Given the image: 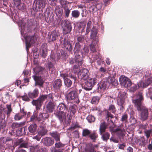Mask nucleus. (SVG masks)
I'll list each match as a JSON object with an SVG mask.
<instances>
[{"instance_id": "6e6552de", "label": "nucleus", "mask_w": 152, "mask_h": 152, "mask_svg": "<svg viewBox=\"0 0 152 152\" xmlns=\"http://www.w3.org/2000/svg\"><path fill=\"white\" fill-rule=\"evenodd\" d=\"M66 97L68 100H71L72 102L75 103H78L80 102L79 97L75 91L69 92L67 95Z\"/></svg>"}, {"instance_id": "423d86ee", "label": "nucleus", "mask_w": 152, "mask_h": 152, "mask_svg": "<svg viewBox=\"0 0 152 152\" xmlns=\"http://www.w3.org/2000/svg\"><path fill=\"white\" fill-rule=\"evenodd\" d=\"M56 54H52L48 59V67L52 73L55 72L54 64L58 61V59L56 58Z\"/></svg>"}, {"instance_id": "bb28decb", "label": "nucleus", "mask_w": 152, "mask_h": 152, "mask_svg": "<svg viewBox=\"0 0 152 152\" xmlns=\"http://www.w3.org/2000/svg\"><path fill=\"white\" fill-rule=\"evenodd\" d=\"M41 55L44 58L46 57L47 54V45L44 43L42 45L41 47Z\"/></svg>"}, {"instance_id": "0e129e2a", "label": "nucleus", "mask_w": 152, "mask_h": 152, "mask_svg": "<svg viewBox=\"0 0 152 152\" xmlns=\"http://www.w3.org/2000/svg\"><path fill=\"white\" fill-rule=\"evenodd\" d=\"M89 49L87 47H85L83 51V53L84 55H86L89 52Z\"/></svg>"}, {"instance_id": "49530a36", "label": "nucleus", "mask_w": 152, "mask_h": 152, "mask_svg": "<svg viewBox=\"0 0 152 152\" xmlns=\"http://www.w3.org/2000/svg\"><path fill=\"white\" fill-rule=\"evenodd\" d=\"M91 132L87 129H84L83 130L82 132V135L84 137H86L90 135Z\"/></svg>"}, {"instance_id": "a878e982", "label": "nucleus", "mask_w": 152, "mask_h": 152, "mask_svg": "<svg viewBox=\"0 0 152 152\" xmlns=\"http://www.w3.org/2000/svg\"><path fill=\"white\" fill-rule=\"evenodd\" d=\"M43 143L46 146H50L52 145L54 143V140L50 137H45L43 140Z\"/></svg>"}, {"instance_id": "c9c22d12", "label": "nucleus", "mask_w": 152, "mask_h": 152, "mask_svg": "<svg viewBox=\"0 0 152 152\" xmlns=\"http://www.w3.org/2000/svg\"><path fill=\"white\" fill-rule=\"evenodd\" d=\"M44 70V68L40 66L37 67L33 69L34 73H35V75L39 74L41 72L43 71Z\"/></svg>"}, {"instance_id": "f704fd0d", "label": "nucleus", "mask_w": 152, "mask_h": 152, "mask_svg": "<svg viewBox=\"0 0 152 152\" xmlns=\"http://www.w3.org/2000/svg\"><path fill=\"white\" fill-rule=\"evenodd\" d=\"M107 128V125L105 122L102 123L100 126L99 132L101 134L105 132Z\"/></svg>"}, {"instance_id": "58836bf2", "label": "nucleus", "mask_w": 152, "mask_h": 152, "mask_svg": "<svg viewBox=\"0 0 152 152\" xmlns=\"http://www.w3.org/2000/svg\"><path fill=\"white\" fill-rule=\"evenodd\" d=\"M24 124V122L13 123L12 124L11 127L13 129H15L16 128L23 126Z\"/></svg>"}, {"instance_id": "412c9836", "label": "nucleus", "mask_w": 152, "mask_h": 152, "mask_svg": "<svg viewBox=\"0 0 152 152\" xmlns=\"http://www.w3.org/2000/svg\"><path fill=\"white\" fill-rule=\"evenodd\" d=\"M108 83L106 80L102 81L100 83H99L98 84L99 91L103 93V92L106 89L107 87L109 86Z\"/></svg>"}, {"instance_id": "4c0bfd02", "label": "nucleus", "mask_w": 152, "mask_h": 152, "mask_svg": "<svg viewBox=\"0 0 152 152\" xmlns=\"http://www.w3.org/2000/svg\"><path fill=\"white\" fill-rule=\"evenodd\" d=\"M42 96H44V101L45 99H47V100L49 101L51 100V101H53V95L52 94H50L48 95H43ZM54 100H56L54 99Z\"/></svg>"}, {"instance_id": "a19ab883", "label": "nucleus", "mask_w": 152, "mask_h": 152, "mask_svg": "<svg viewBox=\"0 0 152 152\" xmlns=\"http://www.w3.org/2000/svg\"><path fill=\"white\" fill-rule=\"evenodd\" d=\"M98 136L97 134L95 133L94 132L93 133L90 134L89 135V137L92 140L93 142H95L96 140V139Z\"/></svg>"}, {"instance_id": "1a4fd4ad", "label": "nucleus", "mask_w": 152, "mask_h": 152, "mask_svg": "<svg viewBox=\"0 0 152 152\" xmlns=\"http://www.w3.org/2000/svg\"><path fill=\"white\" fill-rule=\"evenodd\" d=\"M126 97L125 92H120L118 94L117 99V104L121 106L120 110H123L125 103V99Z\"/></svg>"}, {"instance_id": "b1692460", "label": "nucleus", "mask_w": 152, "mask_h": 152, "mask_svg": "<svg viewBox=\"0 0 152 152\" xmlns=\"http://www.w3.org/2000/svg\"><path fill=\"white\" fill-rule=\"evenodd\" d=\"M47 102L46 105L47 111L49 113H52L55 108L56 103L54 101H51V100Z\"/></svg>"}, {"instance_id": "c756f323", "label": "nucleus", "mask_w": 152, "mask_h": 152, "mask_svg": "<svg viewBox=\"0 0 152 152\" xmlns=\"http://www.w3.org/2000/svg\"><path fill=\"white\" fill-rule=\"evenodd\" d=\"M38 94V90L37 88L35 89L33 92H29L28 94V97L31 98H33L37 96Z\"/></svg>"}, {"instance_id": "7c9ffc66", "label": "nucleus", "mask_w": 152, "mask_h": 152, "mask_svg": "<svg viewBox=\"0 0 152 152\" xmlns=\"http://www.w3.org/2000/svg\"><path fill=\"white\" fill-rule=\"evenodd\" d=\"M106 80L109 83L108 85L110 84H111L112 85L115 86L118 84L117 80H115L114 77H109L107 79H106Z\"/></svg>"}, {"instance_id": "bf43d9fd", "label": "nucleus", "mask_w": 152, "mask_h": 152, "mask_svg": "<svg viewBox=\"0 0 152 152\" xmlns=\"http://www.w3.org/2000/svg\"><path fill=\"white\" fill-rule=\"evenodd\" d=\"M47 132V131L46 129H43L39 131V133L40 135L42 136L45 135L46 134Z\"/></svg>"}, {"instance_id": "69168bd1", "label": "nucleus", "mask_w": 152, "mask_h": 152, "mask_svg": "<svg viewBox=\"0 0 152 152\" xmlns=\"http://www.w3.org/2000/svg\"><path fill=\"white\" fill-rule=\"evenodd\" d=\"M77 39L78 42H83L84 40V37L83 36H80L78 37Z\"/></svg>"}, {"instance_id": "338daca9", "label": "nucleus", "mask_w": 152, "mask_h": 152, "mask_svg": "<svg viewBox=\"0 0 152 152\" xmlns=\"http://www.w3.org/2000/svg\"><path fill=\"white\" fill-rule=\"evenodd\" d=\"M31 72L30 71L28 70H25L23 72V73L24 75L26 77H27L30 74Z\"/></svg>"}, {"instance_id": "c03bdc74", "label": "nucleus", "mask_w": 152, "mask_h": 152, "mask_svg": "<svg viewBox=\"0 0 152 152\" xmlns=\"http://www.w3.org/2000/svg\"><path fill=\"white\" fill-rule=\"evenodd\" d=\"M81 45H80L79 43H76L74 49V52H77V53H79V52L81 49Z\"/></svg>"}, {"instance_id": "09e8293b", "label": "nucleus", "mask_w": 152, "mask_h": 152, "mask_svg": "<svg viewBox=\"0 0 152 152\" xmlns=\"http://www.w3.org/2000/svg\"><path fill=\"white\" fill-rule=\"evenodd\" d=\"M55 147L57 148L63 147L65 146V145L64 144L62 143L60 141L57 142H56L55 143Z\"/></svg>"}, {"instance_id": "e433bc0d", "label": "nucleus", "mask_w": 152, "mask_h": 152, "mask_svg": "<svg viewBox=\"0 0 152 152\" xmlns=\"http://www.w3.org/2000/svg\"><path fill=\"white\" fill-rule=\"evenodd\" d=\"M57 107L58 109H59L60 111L63 112L65 110H67L66 106L63 103L59 104Z\"/></svg>"}, {"instance_id": "e2e57ef3", "label": "nucleus", "mask_w": 152, "mask_h": 152, "mask_svg": "<svg viewBox=\"0 0 152 152\" xmlns=\"http://www.w3.org/2000/svg\"><path fill=\"white\" fill-rule=\"evenodd\" d=\"M104 61H103V59H102V58H99L97 61V63L98 65H101L102 64H103Z\"/></svg>"}, {"instance_id": "0eeeda50", "label": "nucleus", "mask_w": 152, "mask_h": 152, "mask_svg": "<svg viewBox=\"0 0 152 152\" xmlns=\"http://www.w3.org/2000/svg\"><path fill=\"white\" fill-rule=\"evenodd\" d=\"M87 81L85 82L83 88L86 91L91 90L97 82L96 77L88 78Z\"/></svg>"}, {"instance_id": "20e7f679", "label": "nucleus", "mask_w": 152, "mask_h": 152, "mask_svg": "<svg viewBox=\"0 0 152 152\" xmlns=\"http://www.w3.org/2000/svg\"><path fill=\"white\" fill-rule=\"evenodd\" d=\"M152 83V77L151 76V77L148 78L145 80L140 81L137 83L138 86L134 84L131 85L132 86L130 88V91L131 92H134L137 90L139 87L144 88L147 87L148 86L151 85Z\"/></svg>"}, {"instance_id": "13d9d810", "label": "nucleus", "mask_w": 152, "mask_h": 152, "mask_svg": "<svg viewBox=\"0 0 152 152\" xmlns=\"http://www.w3.org/2000/svg\"><path fill=\"white\" fill-rule=\"evenodd\" d=\"M109 110L111 112L114 113L115 112V109L114 105H111L109 107Z\"/></svg>"}, {"instance_id": "ddd939ff", "label": "nucleus", "mask_w": 152, "mask_h": 152, "mask_svg": "<svg viewBox=\"0 0 152 152\" xmlns=\"http://www.w3.org/2000/svg\"><path fill=\"white\" fill-rule=\"evenodd\" d=\"M120 83L125 87H129L132 85L130 80L127 77L121 76L119 78Z\"/></svg>"}, {"instance_id": "2f4dec72", "label": "nucleus", "mask_w": 152, "mask_h": 152, "mask_svg": "<svg viewBox=\"0 0 152 152\" xmlns=\"http://www.w3.org/2000/svg\"><path fill=\"white\" fill-rule=\"evenodd\" d=\"M26 113L22 111L20 113H17L15 115L14 117L15 120H19L22 119L23 117L26 115Z\"/></svg>"}, {"instance_id": "9d476101", "label": "nucleus", "mask_w": 152, "mask_h": 152, "mask_svg": "<svg viewBox=\"0 0 152 152\" xmlns=\"http://www.w3.org/2000/svg\"><path fill=\"white\" fill-rule=\"evenodd\" d=\"M110 131L112 132H114L119 137L123 139L124 136L126 132L123 126H120L116 129L113 128L110 129Z\"/></svg>"}, {"instance_id": "f8f14e48", "label": "nucleus", "mask_w": 152, "mask_h": 152, "mask_svg": "<svg viewBox=\"0 0 152 152\" xmlns=\"http://www.w3.org/2000/svg\"><path fill=\"white\" fill-rule=\"evenodd\" d=\"M89 74L88 70L84 68L80 70L78 72V76L79 79L85 80L88 78Z\"/></svg>"}, {"instance_id": "9b49d317", "label": "nucleus", "mask_w": 152, "mask_h": 152, "mask_svg": "<svg viewBox=\"0 0 152 152\" xmlns=\"http://www.w3.org/2000/svg\"><path fill=\"white\" fill-rule=\"evenodd\" d=\"M7 109L4 108L2 105L0 106V118L3 119L5 114L9 115L12 111L10 105L7 104Z\"/></svg>"}, {"instance_id": "680f3d73", "label": "nucleus", "mask_w": 152, "mask_h": 152, "mask_svg": "<svg viewBox=\"0 0 152 152\" xmlns=\"http://www.w3.org/2000/svg\"><path fill=\"white\" fill-rule=\"evenodd\" d=\"M22 99L25 101L28 102L30 101V99L28 97V96L26 95H24L21 96Z\"/></svg>"}, {"instance_id": "5701e85b", "label": "nucleus", "mask_w": 152, "mask_h": 152, "mask_svg": "<svg viewBox=\"0 0 152 152\" xmlns=\"http://www.w3.org/2000/svg\"><path fill=\"white\" fill-rule=\"evenodd\" d=\"M58 36L56 31L54 30L48 34L47 38L49 42H51L56 40Z\"/></svg>"}, {"instance_id": "79ce46f5", "label": "nucleus", "mask_w": 152, "mask_h": 152, "mask_svg": "<svg viewBox=\"0 0 152 152\" xmlns=\"http://www.w3.org/2000/svg\"><path fill=\"white\" fill-rule=\"evenodd\" d=\"M80 12L78 10H75L72 11V15L73 17L75 18H78L80 15Z\"/></svg>"}, {"instance_id": "6e6d98bb", "label": "nucleus", "mask_w": 152, "mask_h": 152, "mask_svg": "<svg viewBox=\"0 0 152 152\" xmlns=\"http://www.w3.org/2000/svg\"><path fill=\"white\" fill-rule=\"evenodd\" d=\"M25 131V128H20L18 130V132L20 136L25 134V133L24 132Z\"/></svg>"}, {"instance_id": "603ef678", "label": "nucleus", "mask_w": 152, "mask_h": 152, "mask_svg": "<svg viewBox=\"0 0 152 152\" xmlns=\"http://www.w3.org/2000/svg\"><path fill=\"white\" fill-rule=\"evenodd\" d=\"M29 146L26 142H23L20 143V144L19 145V148H27Z\"/></svg>"}, {"instance_id": "393cba45", "label": "nucleus", "mask_w": 152, "mask_h": 152, "mask_svg": "<svg viewBox=\"0 0 152 152\" xmlns=\"http://www.w3.org/2000/svg\"><path fill=\"white\" fill-rule=\"evenodd\" d=\"M45 5V0H37L36 1V5L39 8V11H42Z\"/></svg>"}, {"instance_id": "473e14b6", "label": "nucleus", "mask_w": 152, "mask_h": 152, "mask_svg": "<svg viewBox=\"0 0 152 152\" xmlns=\"http://www.w3.org/2000/svg\"><path fill=\"white\" fill-rule=\"evenodd\" d=\"M37 125L35 124L30 125L28 128L29 132L31 133H34L37 131Z\"/></svg>"}, {"instance_id": "f3484780", "label": "nucleus", "mask_w": 152, "mask_h": 152, "mask_svg": "<svg viewBox=\"0 0 152 152\" xmlns=\"http://www.w3.org/2000/svg\"><path fill=\"white\" fill-rule=\"evenodd\" d=\"M62 24H64L62 26L64 34L70 33L72 30V27L69 22L68 20L64 21Z\"/></svg>"}, {"instance_id": "ea45409f", "label": "nucleus", "mask_w": 152, "mask_h": 152, "mask_svg": "<svg viewBox=\"0 0 152 152\" xmlns=\"http://www.w3.org/2000/svg\"><path fill=\"white\" fill-rule=\"evenodd\" d=\"M102 135V138L104 141H106L109 138L110 134L108 132H105Z\"/></svg>"}, {"instance_id": "72a5a7b5", "label": "nucleus", "mask_w": 152, "mask_h": 152, "mask_svg": "<svg viewBox=\"0 0 152 152\" xmlns=\"http://www.w3.org/2000/svg\"><path fill=\"white\" fill-rule=\"evenodd\" d=\"M50 135L53 137L56 142L60 141V134L57 132H54L50 134Z\"/></svg>"}, {"instance_id": "39448f33", "label": "nucleus", "mask_w": 152, "mask_h": 152, "mask_svg": "<svg viewBox=\"0 0 152 152\" xmlns=\"http://www.w3.org/2000/svg\"><path fill=\"white\" fill-rule=\"evenodd\" d=\"M91 32V37L92 40V43L90 45V48L91 51L94 53L96 50L95 46L98 42L99 40L96 37L97 32L96 28L94 27L93 28Z\"/></svg>"}, {"instance_id": "37998d69", "label": "nucleus", "mask_w": 152, "mask_h": 152, "mask_svg": "<svg viewBox=\"0 0 152 152\" xmlns=\"http://www.w3.org/2000/svg\"><path fill=\"white\" fill-rule=\"evenodd\" d=\"M146 95L148 98L152 97V88H148L146 91Z\"/></svg>"}, {"instance_id": "6ab92c4d", "label": "nucleus", "mask_w": 152, "mask_h": 152, "mask_svg": "<svg viewBox=\"0 0 152 152\" xmlns=\"http://www.w3.org/2000/svg\"><path fill=\"white\" fill-rule=\"evenodd\" d=\"M55 116L61 122H65L66 120L65 113L63 112L58 111L54 113Z\"/></svg>"}, {"instance_id": "774afa93", "label": "nucleus", "mask_w": 152, "mask_h": 152, "mask_svg": "<svg viewBox=\"0 0 152 152\" xmlns=\"http://www.w3.org/2000/svg\"><path fill=\"white\" fill-rule=\"evenodd\" d=\"M65 12L66 16L67 17H68L70 12V10L69 9L66 8L65 9Z\"/></svg>"}, {"instance_id": "2eb2a0df", "label": "nucleus", "mask_w": 152, "mask_h": 152, "mask_svg": "<svg viewBox=\"0 0 152 152\" xmlns=\"http://www.w3.org/2000/svg\"><path fill=\"white\" fill-rule=\"evenodd\" d=\"M38 110H36L34 111L33 115L31 117L30 121H34V120L38 121H43V113H39L38 115Z\"/></svg>"}, {"instance_id": "7ed1b4c3", "label": "nucleus", "mask_w": 152, "mask_h": 152, "mask_svg": "<svg viewBox=\"0 0 152 152\" xmlns=\"http://www.w3.org/2000/svg\"><path fill=\"white\" fill-rule=\"evenodd\" d=\"M26 24L23 22H20L18 23L19 29H20L21 33L22 36H23L26 40V48L27 52H28V48L31 47V45L36 41V38L34 36L23 35L24 34V30Z\"/></svg>"}, {"instance_id": "4468645a", "label": "nucleus", "mask_w": 152, "mask_h": 152, "mask_svg": "<svg viewBox=\"0 0 152 152\" xmlns=\"http://www.w3.org/2000/svg\"><path fill=\"white\" fill-rule=\"evenodd\" d=\"M68 40V38L67 37H64L63 39L62 37H61L60 41L66 50L70 52L72 49V46Z\"/></svg>"}, {"instance_id": "cd10ccee", "label": "nucleus", "mask_w": 152, "mask_h": 152, "mask_svg": "<svg viewBox=\"0 0 152 152\" xmlns=\"http://www.w3.org/2000/svg\"><path fill=\"white\" fill-rule=\"evenodd\" d=\"M62 8L59 6H56L55 9V13L59 18H61L62 15Z\"/></svg>"}, {"instance_id": "864d4df0", "label": "nucleus", "mask_w": 152, "mask_h": 152, "mask_svg": "<svg viewBox=\"0 0 152 152\" xmlns=\"http://www.w3.org/2000/svg\"><path fill=\"white\" fill-rule=\"evenodd\" d=\"M69 111L71 113L74 114L76 112V109L74 106L72 105L70 106Z\"/></svg>"}, {"instance_id": "de8ad7c7", "label": "nucleus", "mask_w": 152, "mask_h": 152, "mask_svg": "<svg viewBox=\"0 0 152 152\" xmlns=\"http://www.w3.org/2000/svg\"><path fill=\"white\" fill-rule=\"evenodd\" d=\"M100 58H101V57L98 53H94L92 54V58L94 60H97Z\"/></svg>"}, {"instance_id": "4be33fe9", "label": "nucleus", "mask_w": 152, "mask_h": 152, "mask_svg": "<svg viewBox=\"0 0 152 152\" xmlns=\"http://www.w3.org/2000/svg\"><path fill=\"white\" fill-rule=\"evenodd\" d=\"M30 149L31 151H36V152H47L46 149L45 148L42 147L39 144L31 146Z\"/></svg>"}, {"instance_id": "dca6fc26", "label": "nucleus", "mask_w": 152, "mask_h": 152, "mask_svg": "<svg viewBox=\"0 0 152 152\" xmlns=\"http://www.w3.org/2000/svg\"><path fill=\"white\" fill-rule=\"evenodd\" d=\"M75 63L77 64L78 65H74L73 66V69L74 66H77L78 68V70H79V66L81 65L83 63V56L80 55L79 53H77V52H75Z\"/></svg>"}, {"instance_id": "c85d7f7f", "label": "nucleus", "mask_w": 152, "mask_h": 152, "mask_svg": "<svg viewBox=\"0 0 152 152\" xmlns=\"http://www.w3.org/2000/svg\"><path fill=\"white\" fill-rule=\"evenodd\" d=\"M62 86V81L59 79L55 80L53 83V87L55 89H59Z\"/></svg>"}, {"instance_id": "a211bd4d", "label": "nucleus", "mask_w": 152, "mask_h": 152, "mask_svg": "<svg viewBox=\"0 0 152 152\" xmlns=\"http://www.w3.org/2000/svg\"><path fill=\"white\" fill-rule=\"evenodd\" d=\"M44 96H41L37 100H33L32 103L34 105L36 106V110H38L40 108L42 103L44 101Z\"/></svg>"}, {"instance_id": "052dcab7", "label": "nucleus", "mask_w": 152, "mask_h": 152, "mask_svg": "<svg viewBox=\"0 0 152 152\" xmlns=\"http://www.w3.org/2000/svg\"><path fill=\"white\" fill-rule=\"evenodd\" d=\"M91 21H88L87 24V27L86 28V32L88 33L89 31L91 28Z\"/></svg>"}, {"instance_id": "f03ea898", "label": "nucleus", "mask_w": 152, "mask_h": 152, "mask_svg": "<svg viewBox=\"0 0 152 152\" xmlns=\"http://www.w3.org/2000/svg\"><path fill=\"white\" fill-rule=\"evenodd\" d=\"M78 67L77 66H74L73 70L68 73H62L60 74V76L63 78L65 86L67 87H69L71 86L72 81L68 77L74 80V82L76 81V77L75 73L78 71Z\"/></svg>"}, {"instance_id": "4d7b16f0", "label": "nucleus", "mask_w": 152, "mask_h": 152, "mask_svg": "<svg viewBox=\"0 0 152 152\" xmlns=\"http://www.w3.org/2000/svg\"><path fill=\"white\" fill-rule=\"evenodd\" d=\"M151 132V130L150 129L148 130H147L146 129H145L144 132L147 139H148L149 137Z\"/></svg>"}, {"instance_id": "5fc2aeb1", "label": "nucleus", "mask_w": 152, "mask_h": 152, "mask_svg": "<svg viewBox=\"0 0 152 152\" xmlns=\"http://www.w3.org/2000/svg\"><path fill=\"white\" fill-rule=\"evenodd\" d=\"M6 126V124L4 120H2L0 122V129H4Z\"/></svg>"}, {"instance_id": "3c124183", "label": "nucleus", "mask_w": 152, "mask_h": 152, "mask_svg": "<svg viewBox=\"0 0 152 152\" xmlns=\"http://www.w3.org/2000/svg\"><path fill=\"white\" fill-rule=\"evenodd\" d=\"M87 120L89 123L94 122L95 121V118L94 116L92 115H89L86 118Z\"/></svg>"}, {"instance_id": "aec40b11", "label": "nucleus", "mask_w": 152, "mask_h": 152, "mask_svg": "<svg viewBox=\"0 0 152 152\" xmlns=\"http://www.w3.org/2000/svg\"><path fill=\"white\" fill-rule=\"evenodd\" d=\"M33 78L35 81V86H38L40 88L43 87L44 81L42 77L34 75Z\"/></svg>"}, {"instance_id": "f257e3e1", "label": "nucleus", "mask_w": 152, "mask_h": 152, "mask_svg": "<svg viewBox=\"0 0 152 152\" xmlns=\"http://www.w3.org/2000/svg\"><path fill=\"white\" fill-rule=\"evenodd\" d=\"M136 97V99L132 100V102L137 110L140 111L139 115L140 119L142 121H145L148 118V109L142 105V102L143 99L142 93L139 92Z\"/></svg>"}, {"instance_id": "a18cd8bd", "label": "nucleus", "mask_w": 152, "mask_h": 152, "mask_svg": "<svg viewBox=\"0 0 152 152\" xmlns=\"http://www.w3.org/2000/svg\"><path fill=\"white\" fill-rule=\"evenodd\" d=\"M100 99V97H99L97 96H94L92 99L91 102L93 104L98 103Z\"/></svg>"}, {"instance_id": "8fccbe9b", "label": "nucleus", "mask_w": 152, "mask_h": 152, "mask_svg": "<svg viewBox=\"0 0 152 152\" xmlns=\"http://www.w3.org/2000/svg\"><path fill=\"white\" fill-rule=\"evenodd\" d=\"M16 7L18 9L21 10H24L26 8L25 4L24 3H21L17 5Z\"/></svg>"}]
</instances>
